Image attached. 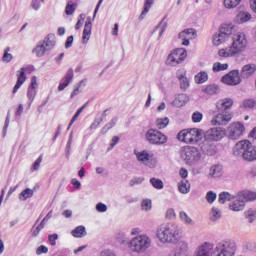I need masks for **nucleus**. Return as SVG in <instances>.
Listing matches in <instances>:
<instances>
[{
  "instance_id": "f257e3e1",
  "label": "nucleus",
  "mask_w": 256,
  "mask_h": 256,
  "mask_svg": "<svg viewBox=\"0 0 256 256\" xmlns=\"http://www.w3.org/2000/svg\"><path fill=\"white\" fill-rule=\"evenodd\" d=\"M157 237L161 243H177L181 237L179 226L175 223L163 224L157 230Z\"/></svg>"
},
{
  "instance_id": "f03ea898",
  "label": "nucleus",
  "mask_w": 256,
  "mask_h": 256,
  "mask_svg": "<svg viewBox=\"0 0 256 256\" xmlns=\"http://www.w3.org/2000/svg\"><path fill=\"white\" fill-rule=\"evenodd\" d=\"M247 49V37L244 33H238L233 38V43L230 47L220 49L218 52L219 57H235L239 53H243Z\"/></svg>"
},
{
  "instance_id": "7ed1b4c3",
  "label": "nucleus",
  "mask_w": 256,
  "mask_h": 256,
  "mask_svg": "<svg viewBox=\"0 0 256 256\" xmlns=\"http://www.w3.org/2000/svg\"><path fill=\"white\" fill-rule=\"evenodd\" d=\"M233 153L235 157H241L244 161L256 160V147L249 140L238 142L233 149Z\"/></svg>"
},
{
  "instance_id": "20e7f679",
  "label": "nucleus",
  "mask_w": 256,
  "mask_h": 256,
  "mask_svg": "<svg viewBox=\"0 0 256 256\" xmlns=\"http://www.w3.org/2000/svg\"><path fill=\"white\" fill-rule=\"evenodd\" d=\"M256 193L248 190L238 192L229 205L230 211H243L247 201H255Z\"/></svg>"
},
{
  "instance_id": "39448f33",
  "label": "nucleus",
  "mask_w": 256,
  "mask_h": 256,
  "mask_svg": "<svg viewBox=\"0 0 256 256\" xmlns=\"http://www.w3.org/2000/svg\"><path fill=\"white\" fill-rule=\"evenodd\" d=\"M177 139L182 143L189 145H195L203 139V130L199 128H188L180 131L177 135Z\"/></svg>"
},
{
  "instance_id": "423d86ee",
  "label": "nucleus",
  "mask_w": 256,
  "mask_h": 256,
  "mask_svg": "<svg viewBox=\"0 0 256 256\" xmlns=\"http://www.w3.org/2000/svg\"><path fill=\"white\" fill-rule=\"evenodd\" d=\"M237 253V243L233 240H221L216 243L214 255L216 256H235Z\"/></svg>"
},
{
  "instance_id": "0eeeda50",
  "label": "nucleus",
  "mask_w": 256,
  "mask_h": 256,
  "mask_svg": "<svg viewBox=\"0 0 256 256\" xmlns=\"http://www.w3.org/2000/svg\"><path fill=\"white\" fill-rule=\"evenodd\" d=\"M57 43L55 39V34H48L43 41H40L36 47L32 50V53L36 57H44L46 53H49L55 44Z\"/></svg>"
},
{
  "instance_id": "6e6552de",
  "label": "nucleus",
  "mask_w": 256,
  "mask_h": 256,
  "mask_svg": "<svg viewBox=\"0 0 256 256\" xmlns=\"http://www.w3.org/2000/svg\"><path fill=\"white\" fill-rule=\"evenodd\" d=\"M152 243L153 241L149 236L141 234L130 240V249L133 253H145Z\"/></svg>"
},
{
  "instance_id": "1a4fd4ad",
  "label": "nucleus",
  "mask_w": 256,
  "mask_h": 256,
  "mask_svg": "<svg viewBox=\"0 0 256 256\" xmlns=\"http://www.w3.org/2000/svg\"><path fill=\"white\" fill-rule=\"evenodd\" d=\"M184 59H187V50L177 48L168 55L166 63L170 67H177V65L183 63Z\"/></svg>"
},
{
  "instance_id": "9d476101",
  "label": "nucleus",
  "mask_w": 256,
  "mask_h": 256,
  "mask_svg": "<svg viewBox=\"0 0 256 256\" xmlns=\"http://www.w3.org/2000/svg\"><path fill=\"white\" fill-rule=\"evenodd\" d=\"M180 155L186 163H193V161H199V159H201V152L199 151V148L193 146L183 147Z\"/></svg>"
},
{
  "instance_id": "9b49d317",
  "label": "nucleus",
  "mask_w": 256,
  "mask_h": 256,
  "mask_svg": "<svg viewBox=\"0 0 256 256\" xmlns=\"http://www.w3.org/2000/svg\"><path fill=\"white\" fill-rule=\"evenodd\" d=\"M233 35V24H223L220 27V32L213 37V43L216 46L225 43L229 37Z\"/></svg>"
},
{
  "instance_id": "f8f14e48",
  "label": "nucleus",
  "mask_w": 256,
  "mask_h": 256,
  "mask_svg": "<svg viewBox=\"0 0 256 256\" xmlns=\"http://www.w3.org/2000/svg\"><path fill=\"white\" fill-rule=\"evenodd\" d=\"M146 139L152 145H165L167 143V137L159 130L149 129L146 133Z\"/></svg>"
},
{
  "instance_id": "ddd939ff",
  "label": "nucleus",
  "mask_w": 256,
  "mask_h": 256,
  "mask_svg": "<svg viewBox=\"0 0 256 256\" xmlns=\"http://www.w3.org/2000/svg\"><path fill=\"white\" fill-rule=\"evenodd\" d=\"M243 133H245V126L241 122H234L227 129V137L232 140L241 139Z\"/></svg>"
},
{
  "instance_id": "4468645a",
  "label": "nucleus",
  "mask_w": 256,
  "mask_h": 256,
  "mask_svg": "<svg viewBox=\"0 0 256 256\" xmlns=\"http://www.w3.org/2000/svg\"><path fill=\"white\" fill-rule=\"evenodd\" d=\"M221 81L225 85H229L230 87H235L237 85H241L242 78L239 70H232L228 74L224 75Z\"/></svg>"
},
{
  "instance_id": "2eb2a0df",
  "label": "nucleus",
  "mask_w": 256,
  "mask_h": 256,
  "mask_svg": "<svg viewBox=\"0 0 256 256\" xmlns=\"http://www.w3.org/2000/svg\"><path fill=\"white\" fill-rule=\"evenodd\" d=\"M135 155L142 165H146V167L150 168L155 167V163H153V156H151L147 151L135 152Z\"/></svg>"
},
{
  "instance_id": "dca6fc26",
  "label": "nucleus",
  "mask_w": 256,
  "mask_h": 256,
  "mask_svg": "<svg viewBox=\"0 0 256 256\" xmlns=\"http://www.w3.org/2000/svg\"><path fill=\"white\" fill-rule=\"evenodd\" d=\"M223 135H225L223 129L212 128L206 131L204 137L205 139H208V141H221V139H223Z\"/></svg>"
},
{
  "instance_id": "f3484780",
  "label": "nucleus",
  "mask_w": 256,
  "mask_h": 256,
  "mask_svg": "<svg viewBox=\"0 0 256 256\" xmlns=\"http://www.w3.org/2000/svg\"><path fill=\"white\" fill-rule=\"evenodd\" d=\"M200 147L205 155L213 156L217 153V146H215L212 140H208L207 138L204 139Z\"/></svg>"
},
{
  "instance_id": "a211bd4d",
  "label": "nucleus",
  "mask_w": 256,
  "mask_h": 256,
  "mask_svg": "<svg viewBox=\"0 0 256 256\" xmlns=\"http://www.w3.org/2000/svg\"><path fill=\"white\" fill-rule=\"evenodd\" d=\"M232 116L231 114L227 113V112H219L218 115H216L211 123L212 125H227V123H229V121H231Z\"/></svg>"
},
{
  "instance_id": "6ab92c4d",
  "label": "nucleus",
  "mask_w": 256,
  "mask_h": 256,
  "mask_svg": "<svg viewBox=\"0 0 256 256\" xmlns=\"http://www.w3.org/2000/svg\"><path fill=\"white\" fill-rule=\"evenodd\" d=\"M213 254V244L205 242L197 249L194 256H213Z\"/></svg>"
},
{
  "instance_id": "aec40b11",
  "label": "nucleus",
  "mask_w": 256,
  "mask_h": 256,
  "mask_svg": "<svg viewBox=\"0 0 256 256\" xmlns=\"http://www.w3.org/2000/svg\"><path fill=\"white\" fill-rule=\"evenodd\" d=\"M37 95V76H32L31 84L28 88L27 97H28V106L31 107V103H33L35 97Z\"/></svg>"
},
{
  "instance_id": "412c9836",
  "label": "nucleus",
  "mask_w": 256,
  "mask_h": 256,
  "mask_svg": "<svg viewBox=\"0 0 256 256\" xmlns=\"http://www.w3.org/2000/svg\"><path fill=\"white\" fill-rule=\"evenodd\" d=\"M231 107H233V99L231 98H224L216 103L218 113H227L228 109H231Z\"/></svg>"
},
{
  "instance_id": "4be33fe9",
  "label": "nucleus",
  "mask_w": 256,
  "mask_h": 256,
  "mask_svg": "<svg viewBox=\"0 0 256 256\" xmlns=\"http://www.w3.org/2000/svg\"><path fill=\"white\" fill-rule=\"evenodd\" d=\"M73 77H75V74L73 72V68H70L66 75L62 78L58 86V91H64L66 87H69V84L73 81Z\"/></svg>"
},
{
  "instance_id": "5701e85b",
  "label": "nucleus",
  "mask_w": 256,
  "mask_h": 256,
  "mask_svg": "<svg viewBox=\"0 0 256 256\" xmlns=\"http://www.w3.org/2000/svg\"><path fill=\"white\" fill-rule=\"evenodd\" d=\"M173 253H175L177 256H191V254H189V244H187L185 241L178 242Z\"/></svg>"
},
{
  "instance_id": "b1692460",
  "label": "nucleus",
  "mask_w": 256,
  "mask_h": 256,
  "mask_svg": "<svg viewBox=\"0 0 256 256\" xmlns=\"http://www.w3.org/2000/svg\"><path fill=\"white\" fill-rule=\"evenodd\" d=\"M256 71V65L255 64H246L242 67L240 71V77L242 79H249Z\"/></svg>"
},
{
  "instance_id": "393cba45",
  "label": "nucleus",
  "mask_w": 256,
  "mask_h": 256,
  "mask_svg": "<svg viewBox=\"0 0 256 256\" xmlns=\"http://www.w3.org/2000/svg\"><path fill=\"white\" fill-rule=\"evenodd\" d=\"M196 35L195 30L193 28L186 29L179 33V39H182V45H189V40L193 39V36Z\"/></svg>"
},
{
  "instance_id": "a878e982",
  "label": "nucleus",
  "mask_w": 256,
  "mask_h": 256,
  "mask_svg": "<svg viewBox=\"0 0 256 256\" xmlns=\"http://www.w3.org/2000/svg\"><path fill=\"white\" fill-rule=\"evenodd\" d=\"M17 82L12 90V93L15 94L21 88V85L27 81V75H25V68H21L20 71L17 72Z\"/></svg>"
},
{
  "instance_id": "bb28decb",
  "label": "nucleus",
  "mask_w": 256,
  "mask_h": 256,
  "mask_svg": "<svg viewBox=\"0 0 256 256\" xmlns=\"http://www.w3.org/2000/svg\"><path fill=\"white\" fill-rule=\"evenodd\" d=\"M93 27V24L91 23V18H88L84 25L83 30V37H82V43L86 45V43H89V39H91V29Z\"/></svg>"
},
{
  "instance_id": "cd10ccee",
  "label": "nucleus",
  "mask_w": 256,
  "mask_h": 256,
  "mask_svg": "<svg viewBox=\"0 0 256 256\" xmlns=\"http://www.w3.org/2000/svg\"><path fill=\"white\" fill-rule=\"evenodd\" d=\"M51 219V212H49L40 222V224L36 227V229L32 228V237H37L39 233H41L42 229H45V225H47V221Z\"/></svg>"
},
{
  "instance_id": "c85d7f7f",
  "label": "nucleus",
  "mask_w": 256,
  "mask_h": 256,
  "mask_svg": "<svg viewBox=\"0 0 256 256\" xmlns=\"http://www.w3.org/2000/svg\"><path fill=\"white\" fill-rule=\"evenodd\" d=\"M247 21H251V15L249 12H239L235 18V22L239 25L247 23Z\"/></svg>"
},
{
  "instance_id": "c756f323",
  "label": "nucleus",
  "mask_w": 256,
  "mask_h": 256,
  "mask_svg": "<svg viewBox=\"0 0 256 256\" xmlns=\"http://www.w3.org/2000/svg\"><path fill=\"white\" fill-rule=\"evenodd\" d=\"M221 175H223V166L219 164H215L211 166L210 172H209L210 177L217 178V177H221Z\"/></svg>"
},
{
  "instance_id": "7c9ffc66",
  "label": "nucleus",
  "mask_w": 256,
  "mask_h": 256,
  "mask_svg": "<svg viewBox=\"0 0 256 256\" xmlns=\"http://www.w3.org/2000/svg\"><path fill=\"white\" fill-rule=\"evenodd\" d=\"M178 191L183 195H187L191 191V184L187 180H182L178 183Z\"/></svg>"
},
{
  "instance_id": "2f4dec72",
  "label": "nucleus",
  "mask_w": 256,
  "mask_h": 256,
  "mask_svg": "<svg viewBox=\"0 0 256 256\" xmlns=\"http://www.w3.org/2000/svg\"><path fill=\"white\" fill-rule=\"evenodd\" d=\"M73 237L81 238L87 235V231L85 230V226H77L74 230H72Z\"/></svg>"
},
{
  "instance_id": "473e14b6",
  "label": "nucleus",
  "mask_w": 256,
  "mask_h": 256,
  "mask_svg": "<svg viewBox=\"0 0 256 256\" xmlns=\"http://www.w3.org/2000/svg\"><path fill=\"white\" fill-rule=\"evenodd\" d=\"M233 199H235V196L231 195L229 192H222L219 194L218 201L221 205H224L226 201H233Z\"/></svg>"
},
{
  "instance_id": "72a5a7b5",
  "label": "nucleus",
  "mask_w": 256,
  "mask_h": 256,
  "mask_svg": "<svg viewBox=\"0 0 256 256\" xmlns=\"http://www.w3.org/2000/svg\"><path fill=\"white\" fill-rule=\"evenodd\" d=\"M118 118L114 117L110 122H108L100 131L101 135H105L110 129H113L117 125Z\"/></svg>"
},
{
  "instance_id": "f704fd0d",
  "label": "nucleus",
  "mask_w": 256,
  "mask_h": 256,
  "mask_svg": "<svg viewBox=\"0 0 256 256\" xmlns=\"http://www.w3.org/2000/svg\"><path fill=\"white\" fill-rule=\"evenodd\" d=\"M208 79L209 75L205 71H201L195 76V81L196 83H198V85L205 83L206 81H208Z\"/></svg>"
},
{
  "instance_id": "c9c22d12",
  "label": "nucleus",
  "mask_w": 256,
  "mask_h": 256,
  "mask_svg": "<svg viewBox=\"0 0 256 256\" xmlns=\"http://www.w3.org/2000/svg\"><path fill=\"white\" fill-rule=\"evenodd\" d=\"M155 3V0H146L144 4V10L139 16L140 20H143L145 15L149 13V10L151 9V6Z\"/></svg>"
},
{
  "instance_id": "e433bc0d",
  "label": "nucleus",
  "mask_w": 256,
  "mask_h": 256,
  "mask_svg": "<svg viewBox=\"0 0 256 256\" xmlns=\"http://www.w3.org/2000/svg\"><path fill=\"white\" fill-rule=\"evenodd\" d=\"M33 197V190L31 188H26L19 195L20 201H27V199H31Z\"/></svg>"
},
{
  "instance_id": "4c0bfd02",
  "label": "nucleus",
  "mask_w": 256,
  "mask_h": 256,
  "mask_svg": "<svg viewBox=\"0 0 256 256\" xmlns=\"http://www.w3.org/2000/svg\"><path fill=\"white\" fill-rule=\"evenodd\" d=\"M221 219V210L217 207H212L210 212V220L211 221H219Z\"/></svg>"
},
{
  "instance_id": "58836bf2",
  "label": "nucleus",
  "mask_w": 256,
  "mask_h": 256,
  "mask_svg": "<svg viewBox=\"0 0 256 256\" xmlns=\"http://www.w3.org/2000/svg\"><path fill=\"white\" fill-rule=\"evenodd\" d=\"M227 69H229V64H221V62L214 63L212 68L214 73H219V71H227Z\"/></svg>"
},
{
  "instance_id": "ea45409f",
  "label": "nucleus",
  "mask_w": 256,
  "mask_h": 256,
  "mask_svg": "<svg viewBox=\"0 0 256 256\" xmlns=\"http://www.w3.org/2000/svg\"><path fill=\"white\" fill-rule=\"evenodd\" d=\"M218 89L217 85L210 84L203 89V92L206 93V95H215L217 94Z\"/></svg>"
},
{
  "instance_id": "a19ab883",
  "label": "nucleus",
  "mask_w": 256,
  "mask_h": 256,
  "mask_svg": "<svg viewBox=\"0 0 256 256\" xmlns=\"http://www.w3.org/2000/svg\"><path fill=\"white\" fill-rule=\"evenodd\" d=\"M179 218L182 223H185V225H193V219H191V217H189L185 212L181 211L179 213Z\"/></svg>"
},
{
  "instance_id": "79ce46f5",
  "label": "nucleus",
  "mask_w": 256,
  "mask_h": 256,
  "mask_svg": "<svg viewBox=\"0 0 256 256\" xmlns=\"http://www.w3.org/2000/svg\"><path fill=\"white\" fill-rule=\"evenodd\" d=\"M150 183L154 189H163L165 187V184L163 183V180L157 179V178H151Z\"/></svg>"
},
{
  "instance_id": "37998d69",
  "label": "nucleus",
  "mask_w": 256,
  "mask_h": 256,
  "mask_svg": "<svg viewBox=\"0 0 256 256\" xmlns=\"http://www.w3.org/2000/svg\"><path fill=\"white\" fill-rule=\"evenodd\" d=\"M187 101H189V98L187 97V95L179 94L175 100V103H176V105H178V107H183V105H185V103H187Z\"/></svg>"
},
{
  "instance_id": "c03bdc74",
  "label": "nucleus",
  "mask_w": 256,
  "mask_h": 256,
  "mask_svg": "<svg viewBox=\"0 0 256 256\" xmlns=\"http://www.w3.org/2000/svg\"><path fill=\"white\" fill-rule=\"evenodd\" d=\"M239 3H241V0H224V7L226 9H235Z\"/></svg>"
},
{
  "instance_id": "a18cd8bd",
  "label": "nucleus",
  "mask_w": 256,
  "mask_h": 256,
  "mask_svg": "<svg viewBox=\"0 0 256 256\" xmlns=\"http://www.w3.org/2000/svg\"><path fill=\"white\" fill-rule=\"evenodd\" d=\"M167 125H169V119L167 117L158 118L156 120V126L158 127V129H165V127H167Z\"/></svg>"
},
{
  "instance_id": "49530a36",
  "label": "nucleus",
  "mask_w": 256,
  "mask_h": 256,
  "mask_svg": "<svg viewBox=\"0 0 256 256\" xmlns=\"http://www.w3.org/2000/svg\"><path fill=\"white\" fill-rule=\"evenodd\" d=\"M245 217L248 220V222L253 223L256 219V210L249 209L245 212Z\"/></svg>"
},
{
  "instance_id": "de8ad7c7",
  "label": "nucleus",
  "mask_w": 256,
  "mask_h": 256,
  "mask_svg": "<svg viewBox=\"0 0 256 256\" xmlns=\"http://www.w3.org/2000/svg\"><path fill=\"white\" fill-rule=\"evenodd\" d=\"M217 199V193L213 192V191H208L206 194V201L207 203L213 204L215 203Z\"/></svg>"
},
{
  "instance_id": "09e8293b",
  "label": "nucleus",
  "mask_w": 256,
  "mask_h": 256,
  "mask_svg": "<svg viewBox=\"0 0 256 256\" xmlns=\"http://www.w3.org/2000/svg\"><path fill=\"white\" fill-rule=\"evenodd\" d=\"M9 51H11V48L7 47L2 57V61H4V63H10V61L13 60V55L10 54Z\"/></svg>"
},
{
  "instance_id": "8fccbe9b",
  "label": "nucleus",
  "mask_w": 256,
  "mask_h": 256,
  "mask_svg": "<svg viewBox=\"0 0 256 256\" xmlns=\"http://www.w3.org/2000/svg\"><path fill=\"white\" fill-rule=\"evenodd\" d=\"M256 102L253 99H248V100H244L242 103V107L244 109H253V107H255Z\"/></svg>"
},
{
  "instance_id": "3c124183",
  "label": "nucleus",
  "mask_w": 256,
  "mask_h": 256,
  "mask_svg": "<svg viewBox=\"0 0 256 256\" xmlns=\"http://www.w3.org/2000/svg\"><path fill=\"white\" fill-rule=\"evenodd\" d=\"M193 123H201L203 121V113L196 111L192 114Z\"/></svg>"
},
{
  "instance_id": "603ef678",
  "label": "nucleus",
  "mask_w": 256,
  "mask_h": 256,
  "mask_svg": "<svg viewBox=\"0 0 256 256\" xmlns=\"http://www.w3.org/2000/svg\"><path fill=\"white\" fill-rule=\"evenodd\" d=\"M118 241L121 243V245H128L129 249H131V240H129V238H127V236L124 234L118 237Z\"/></svg>"
},
{
  "instance_id": "864d4df0",
  "label": "nucleus",
  "mask_w": 256,
  "mask_h": 256,
  "mask_svg": "<svg viewBox=\"0 0 256 256\" xmlns=\"http://www.w3.org/2000/svg\"><path fill=\"white\" fill-rule=\"evenodd\" d=\"M145 181V178L143 177H135L130 180L129 185L130 187H135V185H141Z\"/></svg>"
},
{
  "instance_id": "5fc2aeb1",
  "label": "nucleus",
  "mask_w": 256,
  "mask_h": 256,
  "mask_svg": "<svg viewBox=\"0 0 256 256\" xmlns=\"http://www.w3.org/2000/svg\"><path fill=\"white\" fill-rule=\"evenodd\" d=\"M75 9H77V4L68 3L65 9L66 15H73V13H75Z\"/></svg>"
},
{
  "instance_id": "6e6d98bb",
  "label": "nucleus",
  "mask_w": 256,
  "mask_h": 256,
  "mask_svg": "<svg viewBox=\"0 0 256 256\" xmlns=\"http://www.w3.org/2000/svg\"><path fill=\"white\" fill-rule=\"evenodd\" d=\"M10 122H11V112L8 111L6 120H5V124H4V128H3V137H5V135H7V129L9 127Z\"/></svg>"
},
{
  "instance_id": "4d7b16f0",
  "label": "nucleus",
  "mask_w": 256,
  "mask_h": 256,
  "mask_svg": "<svg viewBox=\"0 0 256 256\" xmlns=\"http://www.w3.org/2000/svg\"><path fill=\"white\" fill-rule=\"evenodd\" d=\"M57 239H59V234H50L48 236V241L52 247H55L57 245Z\"/></svg>"
},
{
  "instance_id": "13d9d810",
  "label": "nucleus",
  "mask_w": 256,
  "mask_h": 256,
  "mask_svg": "<svg viewBox=\"0 0 256 256\" xmlns=\"http://www.w3.org/2000/svg\"><path fill=\"white\" fill-rule=\"evenodd\" d=\"M42 162H43V156L41 155L32 165L31 171H39V167H41Z\"/></svg>"
},
{
  "instance_id": "bf43d9fd",
  "label": "nucleus",
  "mask_w": 256,
  "mask_h": 256,
  "mask_svg": "<svg viewBox=\"0 0 256 256\" xmlns=\"http://www.w3.org/2000/svg\"><path fill=\"white\" fill-rule=\"evenodd\" d=\"M141 207H142L143 211H149V210H151V207H152V205H151V200H149V199H144V200L142 201Z\"/></svg>"
},
{
  "instance_id": "052dcab7",
  "label": "nucleus",
  "mask_w": 256,
  "mask_h": 256,
  "mask_svg": "<svg viewBox=\"0 0 256 256\" xmlns=\"http://www.w3.org/2000/svg\"><path fill=\"white\" fill-rule=\"evenodd\" d=\"M175 217H177V214L175 213V209L170 208L166 211V219L171 221V220L175 219Z\"/></svg>"
},
{
  "instance_id": "680f3d73",
  "label": "nucleus",
  "mask_w": 256,
  "mask_h": 256,
  "mask_svg": "<svg viewBox=\"0 0 256 256\" xmlns=\"http://www.w3.org/2000/svg\"><path fill=\"white\" fill-rule=\"evenodd\" d=\"M42 253H49V248L45 245H41L36 249V255H42Z\"/></svg>"
},
{
  "instance_id": "e2e57ef3",
  "label": "nucleus",
  "mask_w": 256,
  "mask_h": 256,
  "mask_svg": "<svg viewBox=\"0 0 256 256\" xmlns=\"http://www.w3.org/2000/svg\"><path fill=\"white\" fill-rule=\"evenodd\" d=\"M186 75H187V71H185V69H179L177 72H176V77L177 79L181 80V79H185L186 78Z\"/></svg>"
},
{
  "instance_id": "0e129e2a",
  "label": "nucleus",
  "mask_w": 256,
  "mask_h": 256,
  "mask_svg": "<svg viewBox=\"0 0 256 256\" xmlns=\"http://www.w3.org/2000/svg\"><path fill=\"white\" fill-rule=\"evenodd\" d=\"M246 249H248V251H252L253 253H256V243L255 242H247L245 244Z\"/></svg>"
},
{
  "instance_id": "69168bd1",
  "label": "nucleus",
  "mask_w": 256,
  "mask_h": 256,
  "mask_svg": "<svg viewBox=\"0 0 256 256\" xmlns=\"http://www.w3.org/2000/svg\"><path fill=\"white\" fill-rule=\"evenodd\" d=\"M179 81H180V89H183L185 91V89L189 87V80H187V77H186V78L180 79Z\"/></svg>"
},
{
  "instance_id": "338daca9",
  "label": "nucleus",
  "mask_w": 256,
  "mask_h": 256,
  "mask_svg": "<svg viewBox=\"0 0 256 256\" xmlns=\"http://www.w3.org/2000/svg\"><path fill=\"white\" fill-rule=\"evenodd\" d=\"M96 210L98 211V213H105V211H107V205L99 202L97 205H96Z\"/></svg>"
},
{
  "instance_id": "774afa93",
  "label": "nucleus",
  "mask_w": 256,
  "mask_h": 256,
  "mask_svg": "<svg viewBox=\"0 0 256 256\" xmlns=\"http://www.w3.org/2000/svg\"><path fill=\"white\" fill-rule=\"evenodd\" d=\"M100 256H117L115 255V252H113L112 250H104L100 253Z\"/></svg>"
}]
</instances>
